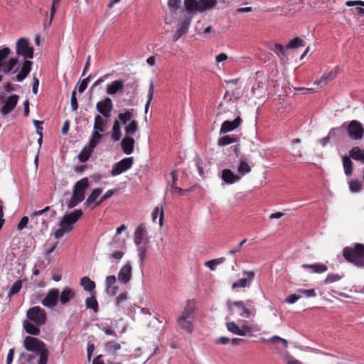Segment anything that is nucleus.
<instances>
[{"label": "nucleus", "mask_w": 364, "mask_h": 364, "mask_svg": "<svg viewBox=\"0 0 364 364\" xmlns=\"http://www.w3.org/2000/svg\"><path fill=\"white\" fill-rule=\"evenodd\" d=\"M251 171H252L251 166L249 165L248 163L245 160L240 159L238 166H237V175L240 177L244 176L246 174L250 173Z\"/></svg>", "instance_id": "31"}, {"label": "nucleus", "mask_w": 364, "mask_h": 364, "mask_svg": "<svg viewBox=\"0 0 364 364\" xmlns=\"http://www.w3.org/2000/svg\"><path fill=\"white\" fill-rule=\"evenodd\" d=\"M80 285L85 291H92L95 288V283L87 277H83L80 279Z\"/></svg>", "instance_id": "38"}, {"label": "nucleus", "mask_w": 364, "mask_h": 364, "mask_svg": "<svg viewBox=\"0 0 364 364\" xmlns=\"http://www.w3.org/2000/svg\"><path fill=\"white\" fill-rule=\"evenodd\" d=\"M28 223V218L27 216H23L21 219L20 222L18 223V224L17 225V228L19 230H23V228H25L27 226Z\"/></svg>", "instance_id": "61"}, {"label": "nucleus", "mask_w": 364, "mask_h": 364, "mask_svg": "<svg viewBox=\"0 0 364 364\" xmlns=\"http://www.w3.org/2000/svg\"><path fill=\"white\" fill-rule=\"evenodd\" d=\"M240 328L242 329V331L245 333V336L257 330L255 325L250 323L247 321H243Z\"/></svg>", "instance_id": "44"}, {"label": "nucleus", "mask_w": 364, "mask_h": 364, "mask_svg": "<svg viewBox=\"0 0 364 364\" xmlns=\"http://www.w3.org/2000/svg\"><path fill=\"white\" fill-rule=\"evenodd\" d=\"M16 53L18 55L23 56L26 59L19 73L15 78L16 81L22 82L31 72L33 63L29 59L33 58V48L30 46L28 40L21 38L16 43Z\"/></svg>", "instance_id": "2"}, {"label": "nucleus", "mask_w": 364, "mask_h": 364, "mask_svg": "<svg viewBox=\"0 0 364 364\" xmlns=\"http://www.w3.org/2000/svg\"><path fill=\"white\" fill-rule=\"evenodd\" d=\"M301 46H304L303 41L301 38L296 37L289 41V43L287 45L286 48H296Z\"/></svg>", "instance_id": "51"}, {"label": "nucleus", "mask_w": 364, "mask_h": 364, "mask_svg": "<svg viewBox=\"0 0 364 364\" xmlns=\"http://www.w3.org/2000/svg\"><path fill=\"white\" fill-rule=\"evenodd\" d=\"M221 178L226 183L232 184L240 179V176L235 174L230 169H223L221 174Z\"/></svg>", "instance_id": "29"}, {"label": "nucleus", "mask_w": 364, "mask_h": 364, "mask_svg": "<svg viewBox=\"0 0 364 364\" xmlns=\"http://www.w3.org/2000/svg\"><path fill=\"white\" fill-rule=\"evenodd\" d=\"M105 283H106V288L114 286V284L116 283L115 276L110 275V276L107 277Z\"/></svg>", "instance_id": "63"}, {"label": "nucleus", "mask_w": 364, "mask_h": 364, "mask_svg": "<svg viewBox=\"0 0 364 364\" xmlns=\"http://www.w3.org/2000/svg\"><path fill=\"white\" fill-rule=\"evenodd\" d=\"M339 130V128H333L330 130L328 136L322 138L321 139H320L318 141L319 143L321 144L322 146H326L328 143H329V141H330V138L331 137H333L336 134V131H338Z\"/></svg>", "instance_id": "48"}, {"label": "nucleus", "mask_w": 364, "mask_h": 364, "mask_svg": "<svg viewBox=\"0 0 364 364\" xmlns=\"http://www.w3.org/2000/svg\"><path fill=\"white\" fill-rule=\"evenodd\" d=\"M135 134H128L125 133V136L121 141L122 150L127 155H129L134 151L135 144L134 136Z\"/></svg>", "instance_id": "16"}, {"label": "nucleus", "mask_w": 364, "mask_h": 364, "mask_svg": "<svg viewBox=\"0 0 364 364\" xmlns=\"http://www.w3.org/2000/svg\"><path fill=\"white\" fill-rule=\"evenodd\" d=\"M159 215V224L161 227L163 226L164 223V210L163 206L161 207H156L155 209L151 213V219L152 221L154 223L156 220L157 217Z\"/></svg>", "instance_id": "35"}, {"label": "nucleus", "mask_w": 364, "mask_h": 364, "mask_svg": "<svg viewBox=\"0 0 364 364\" xmlns=\"http://www.w3.org/2000/svg\"><path fill=\"white\" fill-rule=\"evenodd\" d=\"M137 246L138 256L141 262H143L146 257L147 251V244L136 245Z\"/></svg>", "instance_id": "50"}, {"label": "nucleus", "mask_w": 364, "mask_h": 364, "mask_svg": "<svg viewBox=\"0 0 364 364\" xmlns=\"http://www.w3.org/2000/svg\"><path fill=\"white\" fill-rule=\"evenodd\" d=\"M134 164V158L133 157H127L122 159L121 161H118L117 163H115L113 164L112 170H111V175L112 176H118L129 168L132 166Z\"/></svg>", "instance_id": "12"}, {"label": "nucleus", "mask_w": 364, "mask_h": 364, "mask_svg": "<svg viewBox=\"0 0 364 364\" xmlns=\"http://www.w3.org/2000/svg\"><path fill=\"white\" fill-rule=\"evenodd\" d=\"M92 364H120V363H116L112 361H109L108 360H105L104 359L103 356L100 355L94 359Z\"/></svg>", "instance_id": "55"}, {"label": "nucleus", "mask_w": 364, "mask_h": 364, "mask_svg": "<svg viewBox=\"0 0 364 364\" xmlns=\"http://www.w3.org/2000/svg\"><path fill=\"white\" fill-rule=\"evenodd\" d=\"M242 122L240 117H236L233 121H225L220 127V134H225L237 128Z\"/></svg>", "instance_id": "26"}, {"label": "nucleus", "mask_w": 364, "mask_h": 364, "mask_svg": "<svg viewBox=\"0 0 364 364\" xmlns=\"http://www.w3.org/2000/svg\"><path fill=\"white\" fill-rule=\"evenodd\" d=\"M217 3V0H184L183 2L186 12L188 14L211 10Z\"/></svg>", "instance_id": "8"}, {"label": "nucleus", "mask_w": 364, "mask_h": 364, "mask_svg": "<svg viewBox=\"0 0 364 364\" xmlns=\"http://www.w3.org/2000/svg\"><path fill=\"white\" fill-rule=\"evenodd\" d=\"M299 292H301L306 297H315L316 296V294L315 292L314 289H299Z\"/></svg>", "instance_id": "59"}, {"label": "nucleus", "mask_w": 364, "mask_h": 364, "mask_svg": "<svg viewBox=\"0 0 364 364\" xmlns=\"http://www.w3.org/2000/svg\"><path fill=\"white\" fill-rule=\"evenodd\" d=\"M191 19L183 21L181 26L178 28L173 36V41H177L183 35H184L188 29Z\"/></svg>", "instance_id": "32"}, {"label": "nucleus", "mask_w": 364, "mask_h": 364, "mask_svg": "<svg viewBox=\"0 0 364 364\" xmlns=\"http://www.w3.org/2000/svg\"><path fill=\"white\" fill-rule=\"evenodd\" d=\"M127 229L125 225H122L120 227L117 228L116 235L114 236L112 240L109 243L110 250L113 251L115 249H124L125 247V242L124 240H121L118 237V235L122 233V231Z\"/></svg>", "instance_id": "19"}, {"label": "nucleus", "mask_w": 364, "mask_h": 364, "mask_svg": "<svg viewBox=\"0 0 364 364\" xmlns=\"http://www.w3.org/2000/svg\"><path fill=\"white\" fill-rule=\"evenodd\" d=\"M10 53H11V50L7 47L0 49V68L2 69V68L4 67V65L6 63V60L7 59Z\"/></svg>", "instance_id": "45"}, {"label": "nucleus", "mask_w": 364, "mask_h": 364, "mask_svg": "<svg viewBox=\"0 0 364 364\" xmlns=\"http://www.w3.org/2000/svg\"><path fill=\"white\" fill-rule=\"evenodd\" d=\"M27 320L23 321V328L30 335L38 336L39 326L46 323L48 317L46 311L38 306L29 308L26 311Z\"/></svg>", "instance_id": "1"}, {"label": "nucleus", "mask_w": 364, "mask_h": 364, "mask_svg": "<svg viewBox=\"0 0 364 364\" xmlns=\"http://www.w3.org/2000/svg\"><path fill=\"white\" fill-rule=\"evenodd\" d=\"M194 304L188 300L181 315L177 318V323L180 328L188 333L193 331Z\"/></svg>", "instance_id": "7"}, {"label": "nucleus", "mask_w": 364, "mask_h": 364, "mask_svg": "<svg viewBox=\"0 0 364 364\" xmlns=\"http://www.w3.org/2000/svg\"><path fill=\"white\" fill-rule=\"evenodd\" d=\"M237 141V139L236 136L232 135H227L219 139L218 145L220 146H227L235 143Z\"/></svg>", "instance_id": "41"}, {"label": "nucleus", "mask_w": 364, "mask_h": 364, "mask_svg": "<svg viewBox=\"0 0 364 364\" xmlns=\"http://www.w3.org/2000/svg\"><path fill=\"white\" fill-rule=\"evenodd\" d=\"M122 138L121 127L119 120L115 119L112 127V139L114 141H118Z\"/></svg>", "instance_id": "37"}, {"label": "nucleus", "mask_w": 364, "mask_h": 364, "mask_svg": "<svg viewBox=\"0 0 364 364\" xmlns=\"http://www.w3.org/2000/svg\"><path fill=\"white\" fill-rule=\"evenodd\" d=\"M58 297L59 290L58 289H52L46 294L41 301V304L47 308L52 309L58 304Z\"/></svg>", "instance_id": "15"}, {"label": "nucleus", "mask_w": 364, "mask_h": 364, "mask_svg": "<svg viewBox=\"0 0 364 364\" xmlns=\"http://www.w3.org/2000/svg\"><path fill=\"white\" fill-rule=\"evenodd\" d=\"M116 321L112 319H107L106 321L97 324V326L102 330L107 336H117V333L114 330Z\"/></svg>", "instance_id": "25"}, {"label": "nucleus", "mask_w": 364, "mask_h": 364, "mask_svg": "<svg viewBox=\"0 0 364 364\" xmlns=\"http://www.w3.org/2000/svg\"><path fill=\"white\" fill-rule=\"evenodd\" d=\"M168 5L172 13H176L181 6V0H168Z\"/></svg>", "instance_id": "53"}, {"label": "nucleus", "mask_w": 364, "mask_h": 364, "mask_svg": "<svg viewBox=\"0 0 364 364\" xmlns=\"http://www.w3.org/2000/svg\"><path fill=\"white\" fill-rule=\"evenodd\" d=\"M266 77L262 72L255 74V83L252 87V92L256 96H260L265 91Z\"/></svg>", "instance_id": "14"}, {"label": "nucleus", "mask_w": 364, "mask_h": 364, "mask_svg": "<svg viewBox=\"0 0 364 364\" xmlns=\"http://www.w3.org/2000/svg\"><path fill=\"white\" fill-rule=\"evenodd\" d=\"M336 70H331L328 73H324L319 80H317L314 82V84L322 87L331 82L336 77Z\"/></svg>", "instance_id": "27"}, {"label": "nucleus", "mask_w": 364, "mask_h": 364, "mask_svg": "<svg viewBox=\"0 0 364 364\" xmlns=\"http://www.w3.org/2000/svg\"><path fill=\"white\" fill-rule=\"evenodd\" d=\"M96 109L105 118H109L113 109V103L109 97H105L96 104Z\"/></svg>", "instance_id": "13"}, {"label": "nucleus", "mask_w": 364, "mask_h": 364, "mask_svg": "<svg viewBox=\"0 0 364 364\" xmlns=\"http://www.w3.org/2000/svg\"><path fill=\"white\" fill-rule=\"evenodd\" d=\"M349 189L352 193H358L361 190V183L358 181L351 180L349 181Z\"/></svg>", "instance_id": "54"}, {"label": "nucleus", "mask_w": 364, "mask_h": 364, "mask_svg": "<svg viewBox=\"0 0 364 364\" xmlns=\"http://www.w3.org/2000/svg\"><path fill=\"white\" fill-rule=\"evenodd\" d=\"M83 212L80 209L74 210L70 213L65 214L60 221V228L54 232L56 239L61 238L65 233L73 230L75 224L82 218Z\"/></svg>", "instance_id": "3"}, {"label": "nucleus", "mask_w": 364, "mask_h": 364, "mask_svg": "<svg viewBox=\"0 0 364 364\" xmlns=\"http://www.w3.org/2000/svg\"><path fill=\"white\" fill-rule=\"evenodd\" d=\"M343 166L346 176H350L353 173V162L349 156H344L342 158Z\"/></svg>", "instance_id": "36"}, {"label": "nucleus", "mask_w": 364, "mask_h": 364, "mask_svg": "<svg viewBox=\"0 0 364 364\" xmlns=\"http://www.w3.org/2000/svg\"><path fill=\"white\" fill-rule=\"evenodd\" d=\"M114 194V191L112 190H108L100 199L98 202L96 203L95 206H97L100 205L103 201L106 200L107 199L111 198Z\"/></svg>", "instance_id": "58"}, {"label": "nucleus", "mask_w": 364, "mask_h": 364, "mask_svg": "<svg viewBox=\"0 0 364 364\" xmlns=\"http://www.w3.org/2000/svg\"><path fill=\"white\" fill-rule=\"evenodd\" d=\"M85 305L87 309H92L95 312L98 311V302L95 296L87 298Z\"/></svg>", "instance_id": "42"}, {"label": "nucleus", "mask_w": 364, "mask_h": 364, "mask_svg": "<svg viewBox=\"0 0 364 364\" xmlns=\"http://www.w3.org/2000/svg\"><path fill=\"white\" fill-rule=\"evenodd\" d=\"M132 267L130 263L125 264L119 270L118 273V279L124 284L128 283L132 278Z\"/></svg>", "instance_id": "24"}, {"label": "nucleus", "mask_w": 364, "mask_h": 364, "mask_svg": "<svg viewBox=\"0 0 364 364\" xmlns=\"http://www.w3.org/2000/svg\"><path fill=\"white\" fill-rule=\"evenodd\" d=\"M124 87V82L122 80H117L107 85L106 93L109 95H114L122 93Z\"/></svg>", "instance_id": "23"}, {"label": "nucleus", "mask_w": 364, "mask_h": 364, "mask_svg": "<svg viewBox=\"0 0 364 364\" xmlns=\"http://www.w3.org/2000/svg\"><path fill=\"white\" fill-rule=\"evenodd\" d=\"M345 259L358 267H364V245L355 243L353 247H346L343 250Z\"/></svg>", "instance_id": "6"}, {"label": "nucleus", "mask_w": 364, "mask_h": 364, "mask_svg": "<svg viewBox=\"0 0 364 364\" xmlns=\"http://www.w3.org/2000/svg\"><path fill=\"white\" fill-rule=\"evenodd\" d=\"M338 128L339 130L341 129H345L351 140H360L364 135V127L362 124L357 120L346 122Z\"/></svg>", "instance_id": "9"}, {"label": "nucleus", "mask_w": 364, "mask_h": 364, "mask_svg": "<svg viewBox=\"0 0 364 364\" xmlns=\"http://www.w3.org/2000/svg\"><path fill=\"white\" fill-rule=\"evenodd\" d=\"M147 230L144 224H140L134 232V242L136 245L148 244L149 238Z\"/></svg>", "instance_id": "18"}, {"label": "nucleus", "mask_w": 364, "mask_h": 364, "mask_svg": "<svg viewBox=\"0 0 364 364\" xmlns=\"http://www.w3.org/2000/svg\"><path fill=\"white\" fill-rule=\"evenodd\" d=\"M124 125V133L136 134L139 130L137 122L134 119L133 109L118 114V119Z\"/></svg>", "instance_id": "10"}, {"label": "nucleus", "mask_w": 364, "mask_h": 364, "mask_svg": "<svg viewBox=\"0 0 364 364\" xmlns=\"http://www.w3.org/2000/svg\"><path fill=\"white\" fill-rule=\"evenodd\" d=\"M23 347L28 350L39 355L38 364H47L49 351L46 344L37 338L26 336L23 341Z\"/></svg>", "instance_id": "4"}, {"label": "nucleus", "mask_w": 364, "mask_h": 364, "mask_svg": "<svg viewBox=\"0 0 364 364\" xmlns=\"http://www.w3.org/2000/svg\"><path fill=\"white\" fill-rule=\"evenodd\" d=\"M82 200H81L80 198H77L76 196H72L70 200L68 203V208L69 209L73 208L75 206H77L80 203H81Z\"/></svg>", "instance_id": "56"}, {"label": "nucleus", "mask_w": 364, "mask_h": 364, "mask_svg": "<svg viewBox=\"0 0 364 364\" xmlns=\"http://www.w3.org/2000/svg\"><path fill=\"white\" fill-rule=\"evenodd\" d=\"M102 190L101 188H95L91 194L88 196V198L86 200L85 205H90L92 203L95 202L97 198L100 196V195L102 193Z\"/></svg>", "instance_id": "43"}, {"label": "nucleus", "mask_w": 364, "mask_h": 364, "mask_svg": "<svg viewBox=\"0 0 364 364\" xmlns=\"http://www.w3.org/2000/svg\"><path fill=\"white\" fill-rule=\"evenodd\" d=\"M100 114L95 117L93 131L90 138L93 141L92 143L95 141V143L100 144L103 136L101 133L105 132L107 129V121Z\"/></svg>", "instance_id": "11"}, {"label": "nucleus", "mask_w": 364, "mask_h": 364, "mask_svg": "<svg viewBox=\"0 0 364 364\" xmlns=\"http://www.w3.org/2000/svg\"><path fill=\"white\" fill-rule=\"evenodd\" d=\"M349 156L355 161L364 164V150L359 146L353 147L349 151Z\"/></svg>", "instance_id": "30"}, {"label": "nucleus", "mask_w": 364, "mask_h": 364, "mask_svg": "<svg viewBox=\"0 0 364 364\" xmlns=\"http://www.w3.org/2000/svg\"><path fill=\"white\" fill-rule=\"evenodd\" d=\"M226 305L230 315L237 314L242 318H249L252 316H255L256 312L253 302L251 300H247L246 302L242 301H228Z\"/></svg>", "instance_id": "5"}, {"label": "nucleus", "mask_w": 364, "mask_h": 364, "mask_svg": "<svg viewBox=\"0 0 364 364\" xmlns=\"http://www.w3.org/2000/svg\"><path fill=\"white\" fill-rule=\"evenodd\" d=\"M18 101L17 95H10L6 100L4 105L1 107L0 112L3 115L9 114L16 106Z\"/></svg>", "instance_id": "20"}, {"label": "nucleus", "mask_w": 364, "mask_h": 364, "mask_svg": "<svg viewBox=\"0 0 364 364\" xmlns=\"http://www.w3.org/2000/svg\"><path fill=\"white\" fill-rule=\"evenodd\" d=\"M122 250V249H119V250H117L112 253L110 255V257L114 258L117 260H119L120 259H122L124 255V252Z\"/></svg>", "instance_id": "64"}, {"label": "nucleus", "mask_w": 364, "mask_h": 364, "mask_svg": "<svg viewBox=\"0 0 364 364\" xmlns=\"http://www.w3.org/2000/svg\"><path fill=\"white\" fill-rule=\"evenodd\" d=\"M274 52L281 58L282 60H285L286 58V48L280 44H275L273 49Z\"/></svg>", "instance_id": "49"}, {"label": "nucleus", "mask_w": 364, "mask_h": 364, "mask_svg": "<svg viewBox=\"0 0 364 364\" xmlns=\"http://www.w3.org/2000/svg\"><path fill=\"white\" fill-rule=\"evenodd\" d=\"M227 329L232 333L245 336V333L242 331L240 327L234 321H230L226 323Z\"/></svg>", "instance_id": "33"}, {"label": "nucleus", "mask_w": 364, "mask_h": 364, "mask_svg": "<svg viewBox=\"0 0 364 364\" xmlns=\"http://www.w3.org/2000/svg\"><path fill=\"white\" fill-rule=\"evenodd\" d=\"M90 139L87 146H85L80 153L78 154V159L80 162L84 163L90 157L94 149L99 144V143Z\"/></svg>", "instance_id": "22"}, {"label": "nucleus", "mask_w": 364, "mask_h": 364, "mask_svg": "<svg viewBox=\"0 0 364 364\" xmlns=\"http://www.w3.org/2000/svg\"><path fill=\"white\" fill-rule=\"evenodd\" d=\"M18 62V59L16 58H10L8 62L5 63L4 67L1 69L2 71L5 74L11 73L14 70L15 66L17 65Z\"/></svg>", "instance_id": "39"}, {"label": "nucleus", "mask_w": 364, "mask_h": 364, "mask_svg": "<svg viewBox=\"0 0 364 364\" xmlns=\"http://www.w3.org/2000/svg\"><path fill=\"white\" fill-rule=\"evenodd\" d=\"M21 287H22L21 281L17 280L11 287V289L8 293V296L11 298L14 294H16L17 293H18L20 291Z\"/></svg>", "instance_id": "46"}, {"label": "nucleus", "mask_w": 364, "mask_h": 364, "mask_svg": "<svg viewBox=\"0 0 364 364\" xmlns=\"http://www.w3.org/2000/svg\"><path fill=\"white\" fill-rule=\"evenodd\" d=\"M120 348L121 345L115 341H109L105 344V350L109 353H114L119 350Z\"/></svg>", "instance_id": "40"}, {"label": "nucleus", "mask_w": 364, "mask_h": 364, "mask_svg": "<svg viewBox=\"0 0 364 364\" xmlns=\"http://www.w3.org/2000/svg\"><path fill=\"white\" fill-rule=\"evenodd\" d=\"M127 299V292H122L121 293L117 298L115 304L116 306L118 309H124V302Z\"/></svg>", "instance_id": "47"}, {"label": "nucleus", "mask_w": 364, "mask_h": 364, "mask_svg": "<svg viewBox=\"0 0 364 364\" xmlns=\"http://www.w3.org/2000/svg\"><path fill=\"white\" fill-rule=\"evenodd\" d=\"M302 267L304 269H311L315 273H323L327 271V267L321 263H316L313 264H304L302 265Z\"/></svg>", "instance_id": "34"}, {"label": "nucleus", "mask_w": 364, "mask_h": 364, "mask_svg": "<svg viewBox=\"0 0 364 364\" xmlns=\"http://www.w3.org/2000/svg\"><path fill=\"white\" fill-rule=\"evenodd\" d=\"M75 296V293L74 290L71 288L65 287L60 294L59 293L58 299L60 300V304L64 305L74 299Z\"/></svg>", "instance_id": "28"}, {"label": "nucleus", "mask_w": 364, "mask_h": 364, "mask_svg": "<svg viewBox=\"0 0 364 364\" xmlns=\"http://www.w3.org/2000/svg\"><path fill=\"white\" fill-rule=\"evenodd\" d=\"M70 102H71L72 110L74 112L77 111V109L78 108V104H77V98L75 97V91H73L72 93Z\"/></svg>", "instance_id": "60"}, {"label": "nucleus", "mask_w": 364, "mask_h": 364, "mask_svg": "<svg viewBox=\"0 0 364 364\" xmlns=\"http://www.w3.org/2000/svg\"><path fill=\"white\" fill-rule=\"evenodd\" d=\"M242 273L243 274L247 275V278L240 279L238 281L232 283V289L245 288L250 286V283L255 277V272L253 271L244 270Z\"/></svg>", "instance_id": "21"}, {"label": "nucleus", "mask_w": 364, "mask_h": 364, "mask_svg": "<svg viewBox=\"0 0 364 364\" xmlns=\"http://www.w3.org/2000/svg\"><path fill=\"white\" fill-rule=\"evenodd\" d=\"M89 186L88 179L84 178L78 181L74 186L73 195L77 198H80L81 200L85 199V192Z\"/></svg>", "instance_id": "17"}, {"label": "nucleus", "mask_w": 364, "mask_h": 364, "mask_svg": "<svg viewBox=\"0 0 364 364\" xmlns=\"http://www.w3.org/2000/svg\"><path fill=\"white\" fill-rule=\"evenodd\" d=\"M154 92V84H153V82H151L150 85H149V87L148 100H147V102H146V103L145 105V114H146L148 110H149L151 101L153 99Z\"/></svg>", "instance_id": "52"}, {"label": "nucleus", "mask_w": 364, "mask_h": 364, "mask_svg": "<svg viewBox=\"0 0 364 364\" xmlns=\"http://www.w3.org/2000/svg\"><path fill=\"white\" fill-rule=\"evenodd\" d=\"M301 298L300 296L296 294H291L285 299V302L288 304H294Z\"/></svg>", "instance_id": "62"}, {"label": "nucleus", "mask_w": 364, "mask_h": 364, "mask_svg": "<svg viewBox=\"0 0 364 364\" xmlns=\"http://www.w3.org/2000/svg\"><path fill=\"white\" fill-rule=\"evenodd\" d=\"M341 279V276L338 274H328L325 279L326 283H333Z\"/></svg>", "instance_id": "57"}]
</instances>
